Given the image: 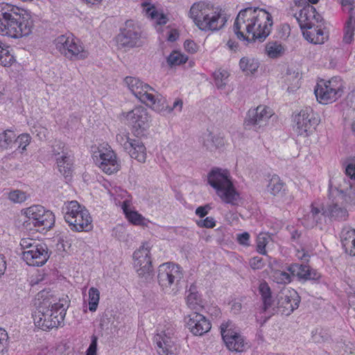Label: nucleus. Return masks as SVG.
<instances>
[{
	"mask_svg": "<svg viewBox=\"0 0 355 355\" xmlns=\"http://www.w3.org/2000/svg\"><path fill=\"white\" fill-rule=\"evenodd\" d=\"M60 173L65 178L71 176L73 162L68 152L62 151V155L56 159Z\"/></svg>",
	"mask_w": 355,
	"mask_h": 355,
	"instance_id": "nucleus-27",
	"label": "nucleus"
},
{
	"mask_svg": "<svg viewBox=\"0 0 355 355\" xmlns=\"http://www.w3.org/2000/svg\"><path fill=\"white\" fill-rule=\"evenodd\" d=\"M346 102L349 107L355 110V90L352 91L347 94Z\"/></svg>",
	"mask_w": 355,
	"mask_h": 355,
	"instance_id": "nucleus-61",
	"label": "nucleus"
},
{
	"mask_svg": "<svg viewBox=\"0 0 355 355\" xmlns=\"http://www.w3.org/2000/svg\"><path fill=\"white\" fill-rule=\"evenodd\" d=\"M98 162L99 167L105 173L112 174L119 170L116 155L112 150L100 153Z\"/></svg>",
	"mask_w": 355,
	"mask_h": 355,
	"instance_id": "nucleus-22",
	"label": "nucleus"
},
{
	"mask_svg": "<svg viewBox=\"0 0 355 355\" xmlns=\"http://www.w3.org/2000/svg\"><path fill=\"white\" fill-rule=\"evenodd\" d=\"M343 248L347 254L355 257V238Z\"/></svg>",
	"mask_w": 355,
	"mask_h": 355,
	"instance_id": "nucleus-59",
	"label": "nucleus"
},
{
	"mask_svg": "<svg viewBox=\"0 0 355 355\" xmlns=\"http://www.w3.org/2000/svg\"><path fill=\"white\" fill-rule=\"evenodd\" d=\"M188 57L179 51H173L167 58V63L171 67L185 63Z\"/></svg>",
	"mask_w": 355,
	"mask_h": 355,
	"instance_id": "nucleus-43",
	"label": "nucleus"
},
{
	"mask_svg": "<svg viewBox=\"0 0 355 355\" xmlns=\"http://www.w3.org/2000/svg\"><path fill=\"white\" fill-rule=\"evenodd\" d=\"M355 28V21H352L350 20V17L347 20L346 25L345 26V34L343 37V42L349 44L353 40L354 37V31Z\"/></svg>",
	"mask_w": 355,
	"mask_h": 355,
	"instance_id": "nucleus-50",
	"label": "nucleus"
},
{
	"mask_svg": "<svg viewBox=\"0 0 355 355\" xmlns=\"http://www.w3.org/2000/svg\"><path fill=\"white\" fill-rule=\"evenodd\" d=\"M273 21L272 15L259 8L241 10L234 23V32L240 40L263 42L270 34Z\"/></svg>",
	"mask_w": 355,
	"mask_h": 355,
	"instance_id": "nucleus-1",
	"label": "nucleus"
},
{
	"mask_svg": "<svg viewBox=\"0 0 355 355\" xmlns=\"http://www.w3.org/2000/svg\"><path fill=\"white\" fill-rule=\"evenodd\" d=\"M202 145L209 150L213 151L224 146V139L220 135H214L210 132L203 134L202 137Z\"/></svg>",
	"mask_w": 355,
	"mask_h": 355,
	"instance_id": "nucleus-26",
	"label": "nucleus"
},
{
	"mask_svg": "<svg viewBox=\"0 0 355 355\" xmlns=\"http://www.w3.org/2000/svg\"><path fill=\"white\" fill-rule=\"evenodd\" d=\"M9 199L15 203H21L27 199V195L25 192L20 190H15L9 193Z\"/></svg>",
	"mask_w": 355,
	"mask_h": 355,
	"instance_id": "nucleus-52",
	"label": "nucleus"
},
{
	"mask_svg": "<svg viewBox=\"0 0 355 355\" xmlns=\"http://www.w3.org/2000/svg\"><path fill=\"white\" fill-rule=\"evenodd\" d=\"M354 239H355V230L349 227H343L340 232L342 246L344 247Z\"/></svg>",
	"mask_w": 355,
	"mask_h": 355,
	"instance_id": "nucleus-47",
	"label": "nucleus"
},
{
	"mask_svg": "<svg viewBox=\"0 0 355 355\" xmlns=\"http://www.w3.org/2000/svg\"><path fill=\"white\" fill-rule=\"evenodd\" d=\"M67 308L64 300L55 303L43 300L33 314L35 326L44 331L58 328L64 322Z\"/></svg>",
	"mask_w": 355,
	"mask_h": 355,
	"instance_id": "nucleus-4",
	"label": "nucleus"
},
{
	"mask_svg": "<svg viewBox=\"0 0 355 355\" xmlns=\"http://www.w3.org/2000/svg\"><path fill=\"white\" fill-rule=\"evenodd\" d=\"M286 270L292 276H296L300 279L315 280L320 278V274L309 266L304 264L293 263L286 267Z\"/></svg>",
	"mask_w": 355,
	"mask_h": 355,
	"instance_id": "nucleus-21",
	"label": "nucleus"
},
{
	"mask_svg": "<svg viewBox=\"0 0 355 355\" xmlns=\"http://www.w3.org/2000/svg\"><path fill=\"white\" fill-rule=\"evenodd\" d=\"M272 110L265 105H259L256 108L250 109L245 120L246 128H261L266 125L268 119L272 116Z\"/></svg>",
	"mask_w": 355,
	"mask_h": 355,
	"instance_id": "nucleus-15",
	"label": "nucleus"
},
{
	"mask_svg": "<svg viewBox=\"0 0 355 355\" xmlns=\"http://www.w3.org/2000/svg\"><path fill=\"white\" fill-rule=\"evenodd\" d=\"M127 152L132 158L137 159L138 162L141 163L146 162V147L139 139L133 140L132 146Z\"/></svg>",
	"mask_w": 355,
	"mask_h": 355,
	"instance_id": "nucleus-29",
	"label": "nucleus"
},
{
	"mask_svg": "<svg viewBox=\"0 0 355 355\" xmlns=\"http://www.w3.org/2000/svg\"><path fill=\"white\" fill-rule=\"evenodd\" d=\"M237 241L239 244L248 246L250 245V234L248 232H243L237 234Z\"/></svg>",
	"mask_w": 355,
	"mask_h": 355,
	"instance_id": "nucleus-56",
	"label": "nucleus"
},
{
	"mask_svg": "<svg viewBox=\"0 0 355 355\" xmlns=\"http://www.w3.org/2000/svg\"><path fill=\"white\" fill-rule=\"evenodd\" d=\"M154 342L156 344L159 355H168L173 353L174 340L165 331L157 334L154 336Z\"/></svg>",
	"mask_w": 355,
	"mask_h": 355,
	"instance_id": "nucleus-23",
	"label": "nucleus"
},
{
	"mask_svg": "<svg viewBox=\"0 0 355 355\" xmlns=\"http://www.w3.org/2000/svg\"><path fill=\"white\" fill-rule=\"evenodd\" d=\"M272 277L277 284H288L292 280V275L286 271L279 270H275L272 273Z\"/></svg>",
	"mask_w": 355,
	"mask_h": 355,
	"instance_id": "nucleus-46",
	"label": "nucleus"
},
{
	"mask_svg": "<svg viewBox=\"0 0 355 355\" xmlns=\"http://www.w3.org/2000/svg\"><path fill=\"white\" fill-rule=\"evenodd\" d=\"M16 141L14 131L7 129L0 132V150L11 148Z\"/></svg>",
	"mask_w": 355,
	"mask_h": 355,
	"instance_id": "nucleus-36",
	"label": "nucleus"
},
{
	"mask_svg": "<svg viewBox=\"0 0 355 355\" xmlns=\"http://www.w3.org/2000/svg\"><path fill=\"white\" fill-rule=\"evenodd\" d=\"M97 350V338L96 336H92V342L87 349L86 355H96Z\"/></svg>",
	"mask_w": 355,
	"mask_h": 355,
	"instance_id": "nucleus-58",
	"label": "nucleus"
},
{
	"mask_svg": "<svg viewBox=\"0 0 355 355\" xmlns=\"http://www.w3.org/2000/svg\"><path fill=\"white\" fill-rule=\"evenodd\" d=\"M338 198L345 200L347 204L355 205V188L351 187L346 190L345 193L340 190Z\"/></svg>",
	"mask_w": 355,
	"mask_h": 355,
	"instance_id": "nucleus-49",
	"label": "nucleus"
},
{
	"mask_svg": "<svg viewBox=\"0 0 355 355\" xmlns=\"http://www.w3.org/2000/svg\"><path fill=\"white\" fill-rule=\"evenodd\" d=\"M328 213L331 218L336 220H345L348 217L347 210L337 203L329 205Z\"/></svg>",
	"mask_w": 355,
	"mask_h": 355,
	"instance_id": "nucleus-38",
	"label": "nucleus"
},
{
	"mask_svg": "<svg viewBox=\"0 0 355 355\" xmlns=\"http://www.w3.org/2000/svg\"><path fill=\"white\" fill-rule=\"evenodd\" d=\"M131 201L125 199L123 201L121 207L128 220L135 225H143L145 218L137 211L132 210L131 208Z\"/></svg>",
	"mask_w": 355,
	"mask_h": 355,
	"instance_id": "nucleus-24",
	"label": "nucleus"
},
{
	"mask_svg": "<svg viewBox=\"0 0 355 355\" xmlns=\"http://www.w3.org/2000/svg\"><path fill=\"white\" fill-rule=\"evenodd\" d=\"M141 6L144 8L146 15L153 19H156L157 24L164 25L167 23L168 19L166 15L158 13L153 5H150V3L145 1L141 3Z\"/></svg>",
	"mask_w": 355,
	"mask_h": 355,
	"instance_id": "nucleus-30",
	"label": "nucleus"
},
{
	"mask_svg": "<svg viewBox=\"0 0 355 355\" xmlns=\"http://www.w3.org/2000/svg\"><path fill=\"white\" fill-rule=\"evenodd\" d=\"M150 250L149 244L144 243L133 254L134 267L139 277L145 281L150 280L153 276Z\"/></svg>",
	"mask_w": 355,
	"mask_h": 355,
	"instance_id": "nucleus-9",
	"label": "nucleus"
},
{
	"mask_svg": "<svg viewBox=\"0 0 355 355\" xmlns=\"http://www.w3.org/2000/svg\"><path fill=\"white\" fill-rule=\"evenodd\" d=\"M270 237L266 234L260 233L257 236V251L261 254L266 255L267 252L266 250V246L268 243Z\"/></svg>",
	"mask_w": 355,
	"mask_h": 355,
	"instance_id": "nucleus-45",
	"label": "nucleus"
},
{
	"mask_svg": "<svg viewBox=\"0 0 355 355\" xmlns=\"http://www.w3.org/2000/svg\"><path fill=\"white\" fill-rule=\"evenodd\" d=\"M343 88L342 80L338 77H334L329 80L319 81L314 89V93L320 103L328 104L342 96Z\"/></svg>",
	"mask_w": 355,
	"mask_h": 355,
	"instance_id": "nucleus-7",
	"label": "nucleus"
},
{
	"mask_svg": "<svg viewBox=\"0 0 355 355\" xmlns=\"http://www.w3.org/2000/svg\"><path fill=\"white\" fill-rule=\"evenodd\" d=\"M33 129H34V130H32V132L33 134L36 133V135L37 137H39V138L40 139H42L46 137V128L41 127V126H38V127H34Z\"/></svg>",
	"mask_w": 355,
	"mask_h": 355,
	"instance_id": "nucleus-63",
	"label": "nucleus"
},
{
	"mask_svg": "<svg viewBox=\"0 0 355 355\" xmlns=\"http://www.w3.org/2000/svg\"><path fill=\"white\" fill-rule=\"evenodd\" d=\"M300 302V297L294 289L284 288L278 295L277 309L282 314L289 315L298 308Z\"/></svg>",
	"mask_w": 355,
	"mask_h": 355,
	"instance_id": "nucleus-14",
	"label": "nucleus"
},
{
	"mask_svg": "<svg viewBox=\"0 0 355 355\" xmlns=\"http://www.w3.org/2000/svg\"><path fill=\"white\" fill-rule=\"evenodd\" d=\"M76 219L75 223H72L69 225L70 229L74 232H87L92 230V217L88 212V216L87 218L84 217L82 220L80 217H78V215L74 218Z\"/></svg>",
	"mask_w": 355,
	"mask_h": 355,
	"instance_id": "nucleus-33",
	"label": "nucleus"
},
{
	"mask_svg": "<svg viewBox=\"0 0 355 355\" xmlns=\"http://www.w3.org/2000/svg\"><path fill=\"white\" fill-rule=\"evenodd\" d=\"M33 28V20L24 10L7 3L0 4V35L20 38L29 35Z\"/></svg>",
	"mask_w": 355,
	"mask_h": 355,
	"instance_id": "nucleus-2",
	"label": "nucleus"
},
{
	"mask_svg": "<svg viewBox=\"0 0 355 355\" xmlns=\"http://www.w3.org/2000/svg\"><path fill=\"white\" fill-rule=\"evenodd\" d=\"M285 49L277 42H269L266 45V51L270 58H277L284 53Z\"/></svg>",
	"mask_w": 355,
	"mask_h": 355,
	"instance_id": "nucleus-39",
	"label": "nucleus"
},
{
	"mask_svg": "<svg viewBox=\"0 0 355 355\" xmlns=\"http://www.w3.org/2000/svg\"><path fill=\"white\" fill-rule=\"evenodd\" d=\"M229 76V72L225 69H219L213 73L214 83L218 89H222L225 88L227 83Z\"/></svg>",
	"mask_w": 355,
	"mask_h": 355,
	"instance_id": "nucleus-41",
	"label": "nucleus"
},
{
	"mask_svg": "<svg viewBox=\"0 0 355 355\" xmlns=\"http://www.w3.org/2000/svg\"><path fill=\"white\" fill-rule=\"evenodd\" d=\"M302 30L313 28L315 23L321 21V16L316 9L311 5L302 8L298 13L294 15Z\"/></svg>",
	"mask_w": 355,
	"mask_h": 355,
	"instance_id": "nucleus-19",
	"label": "nucleus"
},
{
	"mask_svg": "<svg viewBox=\"0 0 355 355\" xmlns=\"http://www.w3.org/2000/svg\"><path fill=\"white\" fill-rule=\"evenodd\" d=\"M187 293V304L190 309H197L198 306H202V299L195 285H191Z\"/></svg>",
	"mask_w": 355,
	"mask_h": 355,
	"instance_id": "nucleus-35",
	"label": "nucleus"
},
{
	"mask_svg": "<svg viewBox=\"0 0 355 355\" xmlns=\"http://www.w3.org/2000/svg\"><path fill=\"white\" fill-rule=\"evenodd\" d=\"M73 36L62 35L55 40L56 49L63 55L69 59L74 55V51L69 49L71 42L73 41Z\"/></svg>",
	"mask_w": 355,
	"mask_h": 355,
	"instance_id": "nucleus-25",
	"label": "nucleus"
},
{
	"mask_svg": "<svg viewBox=\"0 0 355 355\" xmlns=\"http://www.w3.org/2000/svg\"><path fill=\"white\" fill-rule=\"evenodd\" d=\"M185 50L191 53H193L197 51V45L192 40H186L184 43Z\"/></svg>",
	"mask_w": 355,
	"mask_h": 355,
	"instance_id": "nucleus-60",
	"label": "nucleus"
},
{
	"mask_svg": "<svg viewBox=\"0 0 355 355\" xmlns=\"http://www.w3.org/2000/svg\"><path fill=\"white\" fill-rule=\"evenodd\" d=\"M183 278L181 268L172 263H165L159 266L157 279L163 290L177 288Z\"/></svg>",
	"mask_w": 355,
	"mask_h": 355,
	"instance_id": "nucleus-10",
	"label": "nucleus"
},
{
	"mask_svg": "<svg viewBox=\"0 0 355 355\" xmlns=\"http://www.w3.org/2000/svg\"><path fill=\"white\" fill-rule=\"evenodd\" d=\"M303 31L304 38L311 43L315 44H323L325 40L324 31L321 28L315 26L313 28H305Z\"/></svg>",
	"mask_w": 355,
	"mask_h": 355,
	"instance_id": "nucleus-28",
	"label": "nucleus"
},
{
	"mask_svg": "<svg viewBox=\"0 0 355 355\" xmlns=\"http://www.w3.org/2000/svg\"><path fill=\"white\" fill-rule=\"evenodd\" d=\"M197 225L200 227L213 228L216 226V221L213 217H207L198 221Z\"/></svg>",
	"mask_w": 355,
	"mask_h": 355,
	"instance_id": "nucleus-55",
	"label": "nucleus"
},
{
	"mask_svg": "<svg viewBox=\"0 0 355 355\" xmlns=\"http://www.w3.org/2000/svg\"><path fill=\"white\" fill-rule=\"evenodd\" d=\"M322 215L320 209L311 205L310 211L302 219V224L307 228H312L317 225Z\"/></svg>",
	"mask_w": 355,
	"mask_h": 355,
	"instance_id": "nucleus-32",
	"label": "nucleus"
},
{
	"mask_svg": "<svg viewBox=\"0 0 355 355\" xmlns=\"http://www.w3.org/2000/svg\"><path fill=\"white\" fill-rule=\"evenodd\" d=\"M190 17L202 31H218L226 23L221 9L205 2L195 3L190 8Z\"/></svg>",
	"mask_w": 355,
	"mask_h": 355,
	"instance_id": "nucleus-5",
	"label": "nucleus"
},
{
	"mask_svg": "<svg viewBox=\"0 0 355 355\" xmlns=\"http://www.w3.org/2000/svg\"><path fill=\"white\" fill-rule=\"evenodd\" d=\"M116 141L128 151L132 146L133 140L129 137L128 132H121L116 136Z\"/></svg>",
	"mask_w": 355,
	"mask_h": 355,
	"instance_id": "nucleus-48",
	"label": "nucleus"
},
{
	"mask_svg": "<svg viewBox=\"0 0 355 355\" xmlns=\"http://www.w3.org/2000/svg\"><path fill=\"white\" fill-rule=\"evenodd\" d=\"M62 151L68 152L67 149L65 148L64 144L61 141H56L55 144L53 146V153L55 155H58L60 154L62 155Z\"/></svg>",
	"mask_w": 355,
	"mask_h": 355,
	"instance_id": "nucleus-57",
	"label": "nucleus"
},
{
	"mask_svg": "<svg viewBox=\"0 0 355 355\" xmlns=\"http://www.w3.org/2000/svg\"><path fill=\"white\" fill-rule=\"evenodd\" d=\"M207 180L222 201L228 204H234L238 194L227 170L219 168H212L208 173Z\"/></svg>",
	"mask_w": 355,
	"mask_h": 355,
	"instance_id": "nucleus-6",
	"label": "nucleus"
},
{
	"mask_svg": "<svg viewBox=\"0 0 355 355\" xmlns=\"http://www.w3.org/2000/svg\"><path fill=\"white\" fill-rule=\"evenodd\" d=\"M259 292L261 296L263 304V309L264 311H266L267 309L271 306L273 302L271 289L266 282L263 281L260 283L259 286Z\"/></svg>",
	"mask_w": 355,
	"mask_h": 355,
	"instance_id": "nucleus-34",
	"label": "nucleus"
},
{
	"mask_svg": "<svg viewBox=\"0 0 355 355\" xmlns=\"http://www.w3.org/2000/svg\"><path fill=\"white\" fill-rule=\"evenodd\" d=\"M50 257L48 248L46 244L41 243L33 250L23 251L21 258L29 266H42L46 263Z\"/></svg>",
	"mask_w": 355,
	"mask_h": 355,
	"instance_id": "nucleus-18",
	"label": "nucleus"
},
{
	"mask_svg": "<svg viewBox=\"0 0 355 355\" xmlns=\"http://www.w3.org/2000/svg\"><path fill=\"white\" fill-rule=\"evenodd\" d=\"M100 300V292L94 287L89 290V310L92 312L96 311Z\"/></svg>",
	"mask_w": 355,
	"mask_h": 355,
	"instance_id": "nucleus-44",
	"label": "nucleus"
},
{
	"mask_svg": "<svg viewBox=\"0 0 355 355\" xmlns=\"http://www.w3.org/2000/svg\"><path fill=\"white\" fill-rule=\"evenodd\" d=\"M42 243L31 239V238H23L20 241V246L23 251H28V250H33L39 246Z\"/></svg>",
	"mask_w": 355,
	"mask_h": 355,
	"instance_id": "nucleus-51",
	"label": "nucleus"
},
{
	"mask_svg": "<svg viewBox=\"0 0 355 355\" xmlns=\"http://www.w3.org/2000/svg\"><path fill=\"white\" fill-rule=\"evenodd\" d=\"M345 173L352 179L355 180V164H349L345 168Z\"/></svg>",
	"mask_w": 355,
	"mask_h": 355,
	"instance_id": "nucleus-64",
	"label": "nucleus"
},
{
	"mask_svg": "<svg viewBox=\"0 0 355 355\" xmlns=\"http://www.w3.org/2000/svg\"><path fill=\"white\" fill-rule=\"evenodd\" d=\"M14 57L10 54L9 46L0 41V64L8 66L12 64Z\"/></svg>",
	"mask_w": 355,
	"mask_h": 355,
	"instance_id": "nucleus-42",
	"label": "nucleus"
},
{
	"mask_svg": "<svg viewBox=\"0 0 355 355\" xmlns=\"http://www.w3.org/2000/svg\"><path fill=\"white\" fill-rule=\"evenodd\" d=\"M250 266L253 270H260L265 266L263 259L260 257H254L249 261Z\"/></svg>",
	"mask_w": 355,
	"mask_h": 355,
	"instance_id": "nucleus-54",
	"label": "nucleus"
},
{
	"mask_svg": "<svg viewBox=\"0 0 355 355\" xmlns=\"http://www.w3.org/2000/svg\"><path fill=\"white\" fill-rule=\"evenodd\" d=\"M31 137L28 134H21L17 137H16V141L18 144V148H21L22 150H26V146L30 144Z\"/></svg>",
	"mask_w": 355,
	"mask_h": 355,
	"instance_id": "nucleus-53",
	"label": "nucleus"
},
{
	"mask_svg": "<svg viewBox=\"0 0 355 355\" xmlns=\"http://www.w3.org/2000/svg\"><path fill=\"white\" fill-rule=\"evenodd\" d=\"M69 49L74 51V55H72V58H69L71 60L85 59L88 56V52L84 49L80 41L74 37H73V41L71 42Z\"/></svg>",
	"mask_w": 355,
	"mask_h": 355,
	"instance_id": "nucleus-40",
	"label": "nucleus"
},
{
	"mask_svg": "<svg viewBox=\"0 0 355 355\" xmlns=\"http://www.w3.org/2000/svg\"><path fill=\"white\" fill-rule=\"evenodd\" d=\"M64 218L66 223L71 224L76 222L74 218L78 215L82 219L88 216V210L83 206H81L77 201L72 200L64 203L62 209Z\"/></svg>",
	"mask_w": 355,
	"mask_h": 355,
	"instance_id": "nucleus-20",
	"label": "nucleus"
},
{
	"mask_svg": "<svg viewBox=\"0 0 355 355\" xmlns=\"http://www.w3.org/2000/svg\"><path fill=\"white\" fill-rule=\"evenodd\" d=\"M296 131L298 135L305 137L309 135V132L315 126L318 124L319 120L315 116L313 110L310 107H306L302 110L300 113L295 116Z\"/></svg>",
	"mask_w": 355,
	"mask_h": 355,
	"instance_id": "nucleus-16",
	"label": "nucleus"
},
{
	"mask_svg": "<svg viewBox=\"0 0 355 355\" xmlns=\"http://www.w3.org/2000/svg\"><path fill=\"white\" fill-rule=\"evenodd\" d=\"M267 189L273 196L282 194L285 190L284 183L280 180L279 176L274 175L267 185Z\"/></svg>",
	"mask_w": 355,
	"mask_h": 355,
	"instance_id": "nucleus-37",
	"label": "nucleus"
},
{
	"mask_svg": "<svg viewBox=\"0 0 355 355\" xmlns=\"http://www.w3.org/2000/svg\"><path fill=\"white\" fill-rule=\"evenodd\" d=\"M185 322L187 327L194 336H202L211 327L209 320L197 312H193L186 316Z\"/></svg>",
	"mask_w": 355,
	"mask_h": 355,
	"instance_id": "nucleus-17",
	"label": "nucleus"
},
{
	"mask_svg": "<svg viewBox=\"0 0 355 355\" xmlns=\"http://www.w3.org/2000/svg\"><path fill=\"white\" fill-rule=\"evenodd\" d=\"M125 118V123L130 126L137 134L141 133L149 126L150 116L147 110L138 106L131 111L123 113Z\"/></svg>",
	"mask_w": 355,
	"mask_h": 355,
	"instance_id": "nucleus-13",
	"label": "nucleus"
},
{
	"mask_svg": "<svg viewBox=\"0 0 355 355\" xmlns=\"http://www.w3.org/2000/svg\"><path fill=\"white\" fill-rule=\"evenodd\" d=\"M26 219L24 223L33 225L42 230L51 229L55 223V216L52 211L46 210L41 205H33L24 211Z\"/></svg>",
	"mask_w": 355,
	"mask_h": 355,
	"instance_id": "nucleus-8",
	"label": "nucleus"
},
{
	"mask_svg": "<svg viewBox=\"0 0 355 355\" xmlns=\"http://www.w3.org/2000/svg\"><path fill=\"white\" fill-rule=\"evenodd\" d=\"M124 83L136 98L156 112H160L166 110L169 113L173 110L178 112L182 111L183 101L180 98L176 99L173 107H170L166 105V99L161 94L139 78L128 76L124 79Z\"/></svg>",
	"mask_w": 355,
	"mask_h": 355,
	"instance_id": "nucleus-3",
	"label": "nucleus"
},
{
	"mask_svg": "<svg viewBox=\"0 0 355 355\" xmlns=\"http://www.w3.org/2000/svg\"><path fill=\"white\" fill-rule=\"evenodd\" d=\"M119 48L131 49L142 45L141 31L139 26L133 21L128 20L120 33L116 37Z\"/></svg>",
	"mask_w": 355,
	"mask_h": 355,
	"instance_id": "nucleus-11",
	"label": "nucleus"
},
{
	"mask_svg": "<svg viewBox=\"0 0 355 355\" xmlns=\"http://www.w3.org/2000/svg\"><path fill=\"white\" fill-rule=\"evenodd\" d=\"M220 334L227 349L232 352H241L245 350V343L234 324L231 321L223 322Z\"/></svg>",
	"mask_w": 355,
	"mask_h": 355,
	"instance_id": "nucleus-12",
	"label": "nucleus"
},
{
	"mask_svg": "<svg viewBox=\"0 0 355 355\" xmlns=\"http://www.w3.org/2000/svg\"><path fill=\"white\" fill-rule=\"evenodd\" d=\"M210 207L209 205L200 206L196 209L195 212L197 216L200 218H203L208 214V211Z\"/></svg>",
	"mask_w": 355,
	"mask_h": 355,
	"instance_id": "nucleus-62",
	"label": "nucleus"
},
{
	"mask_svg": "<svg viewBox=\"0 0 355 355\" xmlns=\"http://www.w3.org/2000/svg\"><path fill=\"white\" fill-rule=\"evenodd\" d=\"M239 67L246 75L253 74L259 67V62L252 57L246 56L240 60Z\"/></svg>",
	"mask_w": 355,
	"mask_h": 355,
	"instance_id": "nucleus-31",
	"label": "nucleus"
}]
</instances>
